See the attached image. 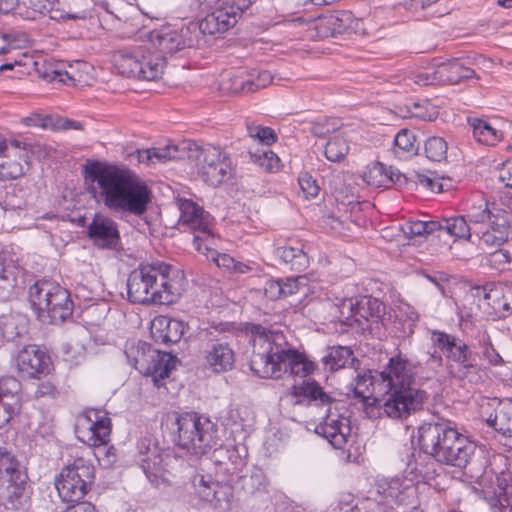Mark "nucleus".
Here are the masks:
<instances>
[{"label": "nucleus", "mask_w": 512, "mask_h": 512, "mask_svg": "<svg viewBox=\"0 0 512 512\" xmlns=\"http://www.w3.org/2000/svg\"><path fill=\"white\" fill-rule=\"evenodd\" d=\"M249 155L251 161L266 172L274 173L281 168L279 157L271 150H257L256 152H250Z\"/></svg>", "instance_id": "obj_45"}, {"label": "nucleus", "mask_w": 512, "mask_h": 512, "mask_svg": "<svg viewBox=\"0 0 512 512\" xmlns=\"http://www.w3.org/2000/svg\"><path fill=\"white\" fill-rule=\"evenodd\" d=\"M194 495L215 509L229 511L232 508L234 493L232 486L214 481L210 475L196 472L191 477Z\"/></svg>", "instance_id": "obj_17"}, {"label": "nucleus", "mask_w": 512, "mask_h": 512, "mask_svg": "<svg viewBox=\"0 0 512 512\" xmlns=\"http://www.w3.org/2000/svg\"><path fill=\"white\" fill-rule=\"evenodd\" d=\"M251 3V0H223L200 22V30L211 35L227 31Z\"/></svg>", "instance_id": "obj_18"}, {"label": "nucleus", "mask_w": 512, "mask_h": 512, "mask_svg": "<svg viewBox=\"0 0 512 512\" xmlns=\"http://www.w3.org/2000/svg\"><path fill=\"white\" fill-rule=\"evenodd\" d=\"M360 24V20L355 18L352 12L340 10L313 19L309 23L308 31L311 37L325 38L344 32H356Z\"/></svg>", "instance_id": "obj_20"}, {"label": "nucleus", "mask_w": 512, "mask_h": 512, "mask_svg": "<svg viewBox=\"0 0 512 512\" xmlns=\"http://www.w3.org/2000/svg\"><path fill=\"white\" fill-rule=\"evenodd\" d=\"M275 255L295 270H304L309 263L308 256L301 246H281L275 249Z\"/></svg>", "instance_id": "obj_39"}, {"label": "nucleus", "mask_w": 512, "mask_h": 512, "mask_svg": "<svg viewBox=\"0 0 512 512\" xmlns=\"http://www.w3.org/2000/svg\"><path fill=\"white\" fill-rule=\"evenodd\" d=\"M152 161L153 164L165 163L169 160L176 158L177 149L174 146H166L164 148H152Z\"/></svg>", "instance_id": "obj_60"}, {"label": "nucleus", "mask_w": 512, "mask_h": 512, "mask_svg": "<svg viewBox=\"0 0 512 512\" xmlns=\"http://www.w3.org/2000/svg\"><path fill=\"white\" fill-rule=\"evenodd\" d=\"M125 354L133 367L140 373L151 376L158 387L163 380L169 377L170 372L176 368L177 359L170 353L153 349L143 341L127 342Z\"/></svg>", "instance_id": "obj_9"}, {"label": "nucleus", "mask_w": 512, "mask_h": 512, "mask_svg": "<svg viewBox=\"0 0 512 512\" xmlns=\"http://www.w3.org/2000/svg\"><path fill=\"white\" fill-rule=\"evenodd\" d=\"M434 84H439L436 67L432 72L417 69L411 71L409 76L403 80V91L408 92L409 90H414L415 86L422 87Z\"/></svg>", "instance_id": "obj_41"}, {"label": "nucleus", "mask_w": 512, "mask_h": 512, "mask_svg": "<svg viewBox=\"0 0 512 512\" xmlns=\"http://www.w3.org/2000/svg\"><path fill=\"white\" fill-rule=\"evenodd\" d=\"M214 244L215 243H204L202 245V251L199 252L205 255L208 259H211L218 267L233 271L236 265V260L228 254L218 253L213 248Z\"/></svg>", "instance_id": "obj_50"}, {"label": "nucleus", "mask_w": 512, "mask_h": 512, "mask_svg": "<svg viewBox=\"0 0 512 512\" xmlns=\"http://www.w3.org/2000/svg\"><path fill=\"white\" fill-rule=\"evenodd\" d=\"M26 206L25 193L23 189L11 187L4 196L3 209L5 211L21 210Z\"/></svg>", "instance_id": "obj_52"}, {"label": "nucleus", "mask_w": 512, "mask_h": 512, "mask_svg": "<svg viewBox=\"0 0 512 512\" xmlns=\"http://www.w3.org/2000/svg\"><path fill=\"white\" fill-rule=\"evenodd\" d=\"M440 227L437 220H415L406 223L403 231L409 237L426 236L438 232Z\"/></svg>", "instance_id": "obj_47"}, {"label": "nucleus", "mask_w": 512, "mask_h": 512, "mask_svg": "<svg viewBox=\"0 0 512 512\" xmlns=\"http://www.w3.org/2000/svg\"><path fill=\"white\" fill-rule=\"evenodd\" d=\"M250 332L252 353L249 366L258 377L279 379L286 373L307 377L316 369L313 361L288 343L282 331L252 325Z\"/></svg>", "instance_id": "obj_4"}, {"label": "nucleus", "mask_w": 512, "mask_h": 512, "mask_svg": "<svg viewBox=\"0 0 512 512\" xmlns=\"http://www.w3.org/2000/svg\"><path fill=\"white\" fill-rule=\"evenodd\" d=\"M55 282L49 280L37 281L29 289V302L42 322H47V311L51 305L52 291Z\"/></svg>", "instance_id": "obj_33"}, {"label": "nucleus", "mask_w": 512, "mask_h": 512, "mask_svg": "<svg viewBox=\"0 0 512 512\" xmlns=\"http://www.w3.org/2000/svg\"><path fill=\"white\" fill-rule=\"evenodd\" d=\"M10 154H5L0 158V178L15 179L24 174L23 166L16 161L10 159Z\"/></svg>", "instance_id": "obj_53"}, {"label": "nucleus", "mask_w": 512, "mask_h": 512, "mask_svg": "<svg viewBox=\"0 0 512 512\" xmlns=\"http://www.w3.org/2000/svg\"><path fill=\"white\" fill-rule=\"evenodd\" d=\"M431 341L448 360L459 365V372L463 378L471 383H477L481 379L475 358L463 340L442 331H432Z\"/></svg>", "instance_id": "obj_14"}, {"label": "nucleus", "mask_w": 512, "mask_h": 512, "mask_svg": "<svg viewBox=\"0 0 512 512\" xmlns=\"http://www.w3.org/2000/svg\"><path fill=\"white\" fill-rule=\"evenodd\" d=\"M315 432L325 438L334 448L342 449L351 434L350 421L336 409L328 408L327 415L315 427Z\"/></svg>", "instance_id": "obj_22"}, {"label": "nucleus", "mask_w": 512, "mask_h": 512, "mask_svg": "<svg viewBox=\"0 0 512 512\" xmlns=\"http://www.w3.org/2000/svg\"><path fill=\"white\" fill-rule=\"evenodd\" d=\"M470 124L474 138L482 144L493 146L502 138V133L484 120L475 118L470 120Z\"/></svg>", "instance_id": "obj_40"}, {"label": "nucleus", "mask_w": 512, "mask_h": 512, "mask_svg": "<svg viewBox=\"0 0 512 512\" xmlns=\"http://www.w3.org/2000/svg\"><path fill=\"white\" fill-rule=\"evenodd\" d=\"M419 443L423 451L431 455L436 461L444 459L446 449L460 442V434L448 421L424 423L418 430Z\"/></svg>", "instance_id": "obj_15"}, {"label": "nucleus", "mask_w": 512, "mask_h": 512, "mask_svg": "<svg viewBox=\"0 0 512 512\" xmlns=\"http://www.w3.org/2000/svg\"><path fill=\"white\" fill-rule=\"evenodd\" d=\"M298 183L306 199L315 198L319 194L320 187L309 173H302L298 178Z\"/></svg>", "instance_id": "obj_55"}, {"label": "nucleus", "mask_w": 512, "mask_h": 512, "mask_svg": "<svg viewBox=\"0 0 512 512\" xmlns=\"http://www.w3.org/2000/svg\"><path fill=\"white\" fill-rule=\"evenodd\" d=\"M283 289V297H287L297 293L300 287L305 285L306 277L298 276L295 278H287L286 280H280Z\"/></svg>", "instance_id": "obj_59"}, {"label": "nucleus", "mask_w": 512, "mask_h": 512, "mask_svg": "<svg viewBox=\"0 0 512 512\" xmlns=\"http://www.w3.org/2000/svg\"><path fill=\"white\" fill-rule=\"evenodd\" d=\"M475 449V445L467 437H460V442H456L449 449H446L445 458L440 459L439 462L460 468L465 467L474 454Z\"/></svg>", "instance_id": "obj_35"}, {"label": "nucleus", "mask_w": 512, "mask_h": 512, "mask_svg": "<svg viewBox=\"0 0 512 512\" xmlns=\"http://www.w3.org/2000/svg\"><path fill=\"white\" fill-rule=\"evenodd\" d=\"M350 130H341L329 137L325 146V156L331 162H340L349 152Z\"/></svg>", "instance_id": "obj_38"}, {"label": "nucleus", "mask_w": 512, "mask_h": 512, "mask_svg": "<svg viewBox=\"0 0 512 512\" xmlns=\"http://www.w3.org/2000/svg\"><path fill=\"white\" fill-rule=\"evenodd\" d=\"M416 366L402 357L391 358L381 372L358 373L351 383L357 398L373 400L391 419L403 420L422 409L428 395L413 386Z\"/></svg>", "instance_id": "obj_1"}, {"label": "nucleus", "mask_w": 512, "mask_h": 512, "mask_svg": "<svg viewBox=\"0 0 512 512\" xmlns=\"http://www.w3.org/2000/svg\"><path fill=\"white\" fill-rule=\"evenodd\" d=\"M89 191L98 202L115 212L142 216L151 201V191L133 171L115 165L93 162L85 166Z\"/></svg>", "instance_id": "obj_3"}, {"label": "nucleus", "mask_w": 512, "mask_h": 512, "mask_svg": "<svg viewBox=\"0 0 512 512\" xmlns=\"http://www.w3.org/2000/svg\"><path fill=\"white\" fill-rule=\"evenodd\" d=\"M499 179L506 187L512 188V158L502 163L499 169Z\"/></svg>", "instance_id": "obj_62"}, {"label": "nucleus", "mask_w": 512, "mask_h": 512, "mask_svg": "<svg viewBox=\"0 0 512 512\" xmlns=\"http://www.w3.org/2000/svg\"><path fill=\"white\" fill-rule=\"evenodd\" d=\"M49 17L53 20H68V19H84L86 18V13L84 11L76 12V13H64L58 9H50Z\"/></svg>", "instance_id": "obj_63"}, {"label": "nucleus", "mask_w": 512, "mask_h": 512, "mask_svg": "<svg viewBox=\"0 0 512 512\" xmlns=\"http://www.w3.org/2000/svg\"><path fill=\"white\" fill-rule=\"evenodd\" d=\"M156 54H165L176 52L184 47L181 35L169 27H162L159 30L151 31L147 34V40L144 42Z\"/></svg>", "instance_id": "obj_28"}, {"label": "nucleus", "mask_w": 512, "mask_h": 512, "mask_svg": "<svg viewBox=\"0 0 512 512\" xmlns=\"http://www.w3.org/2000/svg\"><path fill=\"white\" fill-rule=\"evenodd\" d=\"M441 227L438 230L439 235L443 232L449 234L452 237L467 239L471 242L473 240V228L467 223V219L464 216H453L450 218H442L437 220Z\"/></svg>", "instance_id": "obj_37"}, {"label": "nucleus", "mask_w": 512, "mask_h": 512, "mask_svg": "<svg viewBox=\"0 0 512 512\" xmlns=\"http://www.w3.org/2000/svg\"><path fill=\"white\" fill-rule=\"evenodd\" d=\"M86 68L87 64L84 62H77L76 65H69L68 69H55L52 70L48 77L50 81H58L64 84H75L81 81V75L79 74V68Z\"/></svg>", "instance_id": "obj_48"}, {"label": "nucleus", "mask_w": 512, "mask_h": 512, "mask_svg": "<svg viewBox=\"0 0 512 512\" xmlns=\"http://www.w3.org/2000/svg\"><path fill=\"white\" fill-rule=\"evenodd\" d=\"M75 433L88 446L106 445L110 441L111 419L104 410L87 409L77 416Z\"/></svg>", "instance_id": "obj_16"}, {"label": "nucleus", "mask_w": 512, "mask_h": 512, "mask_svg": "<svg viewBox=\"0 0 512 512\" xmlns=\"http://www.w3.org/2000/svg\"><path fill=\"white\" fill-rule=\"evenodd\" d=\"M265 295L270 299H277L283 297V289L280 280L267 281L264 288Z\"/></svg>", "instance_id": "obj_61"}, {"label": "nucleus", "mask_w": 512, "mask_h": 512, "mask_svg": "<svg viewBox=\"0 0 512 512\" xmlns=\"http://www.w3.org/2000/svg\"><path fill=\"white\" fill-rule=\"evenodd\" d=\"M361 177L370 186L381 187L387 185V173L385 172L384 165L380 162H373L367 165Z\"/></svg>", "instance_id": "obj_46"}, {"label": "nucleus", "mask_w": 512, "mask_h": 512, "mask_svg": "<svg viewBox=\"0 0 512 512\" xmlns=\"http://www.w3.org/2000/svg\"><path fill=\"white\" fill-rule=\"evenodd\" d=\"M175 425V443L188 454L202 456L218 444L217 425L205 416L183 413L177 416Z\"/></svg>", "instance_id": "obj_7"}, {"label": "nucleus", "mask_w": 512, "mask_h": 512, "mask_svg": "<svg viewBox=\"0 0 512 512\" xmlns=\"http://www.w3.org/2000/svg\"><path fill=\"white\" fill-rule=\"evenodd\" d=\"M93 480V464L89 460L79 457L61 470L55 480V487L63 501L74 502L86 495Z\"/></svg>", "instance_id": "obj_12"}, {"label": "nucleus", "mask_w": 512, "mask_h": 512, "mask_svg": "<svg viewBox=\"0 0 512 512\" xmlns=\"http://www.w3.org/2000/svg\"><path fill=\"white\" fill-rule=\"evenodd\" d=\"M88 236L101 248H115L120 241L117 223L110 217L96 214L88 226Z\"/></svg>", "instance_id": "obj_24"}, {"label": "nucleus", "mask_w": 512, "mask_h": 512, "mask_svg": "<svg viewBox=\"0 0 512 512\" xmlns=\"http://www.w3.org/2000/svg\"><path fill=\"white\" fill-rule=\"evenodd\" d=\"M15 368L22 378H40L47 375L52 366L51 358L41 347L30 344L14 356Z\"/></svg>", "instance_id": "obj_19"}, {"label": "nucleus", "mask_w": 512, "mask_h": 512, "mask_svg": "<svg viewBox=\"0 0 512 512\" xmlns=\"http://www.w3.org/2000/svg\"><path fill=\"white\" fill-rule=\"evenodd\" d=\"M415 140L411 131L407 129L400 130L394 137V154L399 158L414 154L417 151Z\"/></svg>", "instance_id": "obj_42"}, {"label": "nucleus", "mask_w": 512, "mask_h": 512, "mask_svg": "<svg viewBox=\"0 0 512 512\" xmlns=\"http://www.w3.org/2000/svg\"><path fill=\"white\" fill-rule=\"evenodd\" d=\"M247 130L251 138L257 139L267 145L276 141V135L273 129L269 127H262L260 125H248Z\"/></svg>", "instance_id": "obj_56"}, {"label": "nucleus", "mask_w": 512, "mask_h": 512, "mask_svg": "<svg viewBox=\"0 0 512 512\" xmlns=\"http://www.w3.org/2000/svg\"><path fill=\"white\" fill-rule=\"evenodd\" d=\"M180 212L178 225L184 231L193 234V244L197 251H202L204 243H215L214 222L209 212L191 199L178 198Z\"/></svg>", "instance_id": "obj_11"}, {"label": "nucleus", "mask_w": 512, "mask_h": 512, "mask_svg": "<svg viewBox=\"0 0 512 512\" xmlns=\"http://www.w3.org/2000/svg\"><path fill=\"white\" fill-rule=\"evenodd\" d=\"M106 10L118 21L127 24L132 29L145 26L146 15L137 6L126 0H111L106 3Z\"/></svg>", "instance_id": "obj_30"}, {"label": "nucleus", "mask_w": 512, "mask_h": 512, "mask_svg": "<svg viewBox=\"0 0 512 512\" xmlns=\"http://www.w3.org/2000/svg\"><path fill=\"white\" fill-rule=\"evenodd\" d=\"M409 112L412 117L421 119L423 121H433L438 116V111L436 107L428 102L413 103L409 108Z\"/></svg>", "instance_id": "obj_54"}, {"label": "nucleus", "mask_w": 512, "mask_h": 512, "mask_svg": "<svg viewBox=\"0 0 512 512\" xmlns=\"http://www.w3.org/2000/svg\"><path fill=\"white\" fill-rule=\"evenodd\" d=\"M323 362L330 370H338L351 366L357 369L359 361L354 357L353 351L346 346L329 347Z\"/></svg>", "instance_id": "obj_36"}, {"label": "nucleus", "mask_w": 512, "mask_h": 512, "mask_svg": "<svg viewBox=\"0 0 512 512\" xmlns=\"http://www.w3.org/2000/svg\"><path fill=\"white\" fill-rule=\"evenodd\" d=\"M447 150V142L441 137H430L425 143L426 156L433 161H441L445 159Z\"/></svg>", "instance_id": "obj_51"}, {"label": "nucleus", "mask_w": 512, "mask_h": 512, "mask_svg": "<svg viewBox=\"0 0 512 512\" xmlns=\"http://www.w3.org/2000/svg\"><path fill=\"white\" fill-rule=\"evenodd\" d=\"M183 277L163 262L141 265L127 281L128 298L133 303L171 304L180 296Z\"/></svg>", "instance_id": "obj_5"}, {"label": "nucleus", "mask_w": 512, "mask_h": 512, "mask_svg": "<svg viewBox=\"0 0 512 512\" xmlns=\"http://www.w3.org/2000/svg\"><path fill=\"white\" fill-rule=\"evenodd\" d=\"M51 305L47 311V322L62 323L73 313V302L69 292L55 282L52 291Z\"/></svg>", "instance_id": "obj_32"}, {"label": "nucleus", "mask_w": 512, "mask_h": 512, "mask_svg": "<svg viewBox=\"0 0 512 512\" xmlns=\"http://www.w3.org/2000/svg\"><path fill=\"white\" fill-rule=\"evenodd\" d=\"M27 476L18 460L0 449V504L18 509L27 499Z\"/></svg>", "instance_id": "obj_10"}, {"label": "nucleus", "mask_w": 512, "mask_h": 512, "mask_svg": "<svg viewBox=\"0 0 512 512\" xmlns=\"http://www.w3.org/2000/svg\"><path fill=\"white\" fill-rule=\"evenodd\" d=\"M272 75L268 71H261L258 73L256 78H251L246 81L236 79L233 87L234 92L243 90L246 92H253L259 88H264L272 82Z\"/></svg>", "instance_id": "obj_49"}, {"label": "nucleus", "mask_w": 512, "mask_h": 512, "mask_svg": "<svg viewBox=\"0 0 512 512\" xmlns=\"http://www.w3.org/2000/svg\"><path fill=\"white\" fill-rule=\"evenodd\" d=\"M19 384L13 377L0 379V428L7 425L20 410L16 393Z\"/></svg>", "instance_id": "obj_27"}, {"label": "nucleus", "mask_w": 512, "mask_h": 512, "mask_svg": "<svg viewBox=\"0 0 512 512\" xmlns=\"http://www.w3.org/2000/svg\"><path fill=\"white\" fill-rule=\"evenodd\" d=\"M185 325L181 320L157 316L151 322L150 332L156 342L169 344L178 342L184 334Z\"/></svg>", "instance_id": "obj_29"}, {"label": "nucleus", "mask_w": 512, "mask_h": 512, "mask_svg": "<svg viewBox=\"0 0 512 512\" xmlns=\"http://www.w3.org/2000/svg\"><path fill=\"white\" fill-rule=\"evenodd\" d=\"M357 313L360 320L378 319L385 314V305L377 298L364 296L358 300Z\"/></svg>", "instance_id": "obj_43"}, {"label": "nucleus", "mask_w": 512, "mask_h": 512, "mask_svg": "<svg viewBox=\"0 0 512 512\" xmlns=\"http://www.w3.org/2000/svg\"><path fill=\"white\" fill-rule=\"evenodd\" d=\"M482 345V354L485 359L492 365H498L502 363V358L498 354V352L494 349L493 345L490 342V338L488 335H484L481 340Z\"/></svg>", "instance_id": "obj_58"}, {"label": "nucleus", "mask_w": 512, "mask_h": 512, "mask_svg": "<svg viewBox=\"0 0 512 512\" xmlns=\"http://www.w3.org/2000/svg\"><path fill=\"white\" fill-rule=\"evenodd\" d=\"M464 217L473 228L479 244L487 248L503 245L512 235V212L493 206L478 199L466 211Z\"/></svg>", "instance_id": "obj_6"}, {"label": "nucleus", "mask_w": 512, "mask_h": 512, "mask_svg": "<svg viewBox=\"0 0 512 512\" xmlns=\"http://www.w3.org/2000/svg\"><path fill=\"white\" fill-rule=\"evenodd\" d=\"M482 417L486 423L497 432L512 438V401H497L488 403L487 407L482 406Z\"/></svg>", "instance_id": "obj_25"}, {"label": "nucleus", "mask_w": 512, "mask_h": 512, "mask_svg": "<svg viewBox=\"0 0 512 512\" xmlns=\"http://www.w3.org/2000/svg\"><path fill=\"white\" fill-rule=\"evenodd\" d=\"M396 317L408 323L409 332H412V327L419 319V315L411 305L402 303L399 305Z\"/></svg>", "instance_id": "obj_57"}, {"label": "nucleus", "mask_w": 512, "mask_h": 512, "mask_svg": "<svg viewBox=\"0 0 512 512\" xmlns=\"http://www.w3.org/2000/svg\"><path fill=\"white\" fill-rule=\"evenodd\" d=\"M435 67L439 84H457L461 81L459 74V70L461 69L460 61L451 60L442 62Z\"/></svg>", "instance_id": "obj_44"}, {"label": "nucleus", "mask_w": 512, "mask_h": 512, "mask_svg": "<svg viewBox=\"0 0 512 512\" xmlns=\"http://www.w3.org/2000/svg\"><path fill=\"white\" fill-rule=\"evenodd\" d=\"M195 161L198 175L211 186H218L233 176L232 160L220 147L206 145L196 149Z\"/></svg>", "instance_id": "obj_13"}, {"label": "nucleus", "mask_w": 512, "mask_h": 512, "mask_svg": "<svg viewBox=\"0 0 512 512\" xmlns=\"http://www.w3.org/2000/svg\"><path fill=\"white\" fill-rule=\"evenodd\" d=\"M323 307L329 309V316L327 318L330 321L339 320L349 325H351L352 321H355L360 324V318H358L357 313L358 299L345 298L339 303L326 301L323 303Z\"/></svg>", "instance_id": "obj_34"}, {"label": "nucleus", "mask_w": 512, "mask_h": 512, "mask_svg": "<svg viewBox=\"0 0 512 512\" xmlns=\"http://www.w3.org/2000/svg\"><path fill=\"white\" fill-rule=\"evenodd\" d=\"M138 463L151 482L157 481L167 470L171 457L163 454L151 436L141 438L137 443Z\"/></svg>", "instance_id": "obj_21"}, {"label": "nucleus", "mask_w": 512, "mask_h": 512, "mask_svg": "<svg viewBox=\"0 0 512 512\" xmlns=\"http://www.w3.org/2000/svg\"><path fill=\"white\" fill-rule=\"evenodd\" d=\"M426 277L429 281H431L437 286L442 296H448L447 284L450 280V277L447 274L440 273L434 276L427 275Z\"/></svg>", "instance_id": "obj_64"}, {"label": "nucleus", "mask_w": 512, "mask_h": 512, "mask_svg": "<svg viewBox=\"0 0 512 512\" xmlns=\"http://www.w3.org/2000/svg\"><path fill=\"white\" fill-rule=\"evenodd\" d=\"M114 62L120 74L146 81L160 79L166 67L165 56L156 54L145 44L119 51Z\"/></svg>", "instance_id": "obj_8"}, {"label": "nucleus", "mask_w": 512, "mask_h": 512, "mask_svg": "<svg viewBox=\"0 0 512 512\" xmlns=\"http://www.w3.org/2000/svg\"><path fill=\"white\" fill-rule=\"evenodd\" d=\"M204 366L213 373L230 371L235 364V353L227 342L210 339L202 351Z\"/></svg>", "instance_id": "obj_23"}, {"label": "nucleus", "mask_w": 512, "mask_h": 512, "mask_svg": "<svg viewBox=\"0 0 512 512\" xmlns=\"http://www.w3.org/2000/svg\"><path fill=\"white\" fill-rule=\"evenodd\" d=\"M471 297L483 299L486 303H494L495 310L505 313L512 312V286L492 287H475L471 290Z\"/></svg>", "instance_id": "obj_31"}, {"label": "nucleus", "mask_w": 512, "mask_h": 512, "mask_svg": "<svg viewBox=\"0 0 512 512\" xmlns=\"http://www.w3.org/2000/svg\"><path fill=\"white\" fill-rule=\"evenodd\" d=\"M290 395L295 404L331 406L333 398L313 379L303 380L291 387Z\"/></svg>", "instance_id": "obj_26"}, {"label": "nucleus", "mask_w": 512, "mask_h": 512, "mask_svg": "<svg viewBox=\"0 0 512 512\" xmlns=\"http://www.w3.org/2000/svg\"><path fill=\"white\" fill-rule=\"evenodd\" d=\"M89 191L98 202L115 212L142 216L151 201V191L133 171L115 165L93 162L85 166Z\"/></svg>", "instance_id": "obj_2"}]
</instances>
